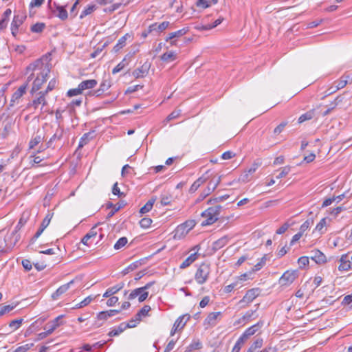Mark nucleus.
<instances>
[{"mask_svg":"<svg viewBox=\"0 0 352 352\" xmlns=\"http://www.w3.org/2000/svg\"><path fill=\"white\" fill-rule=\"evenodd\" d=\"M50 68L47 64H45L41 59L35 60L27 67V72H32L28 78V81H30L34 76H36L32 83V87L30 93L34 94L38 91L42 85L46 82Z\"/></svg>","mask_w":352,"mask_h":352,"instance_id":"nucleus-1","label":"nucleus"},{"mask_svg":"<svg viewBox=\"0 0 352 352\" xmlns=\"http://www.w3.org/2000/svg\"><path fill=\"white\" fill-rule=\"evenodd\" d=\"M221 208L222 207L220 205H216L204 211L201 213V216L206 219L201 222V225L206 226L216 222L219 219Z\"/></svg>","mask_w":352,"mask_h":352,"instance_id":"nucleus-2","label":"nucleus"},{"mask_svg":"<svg viewBox=\"0 0 352 352\" xmlns=\"http://www.w3.org/2000/svg\"><path fill=\"white\" fill-rule=\"evenodd\" d=\"M155 282H149L146 283L144 287L136 288L131 291V292L128 296V300H133L138 296V300L140 302H144L148 296V292L147 289L151 287L153 285Z\"/></svg>","mask_w":352,"mask_h":352,"instance_id":"nucleus-3","label":"nucleus"},{"mask_svg":"<svg viewBox=\"0 0 352 352\" xmlns=\"http://www.w3.org/2000/svg\"><path fill=\"white\" fill-rule=\"evenodd\" d=\"M210 273V265L202 263L197 268L195 274V279L199 285L204 284L208 279Z\"/></svg>","mask_w":352,"mask_h":352,"instance_id":"nucleus-4","label":"nucleus"},{"mask_svg":"<svg viewBox=\"0 0 352 352\" xmlns=\"http://www.w3.org/2000/svg\"><path fill=\"white\" fill-rule=\"evenodd\" d=\"M49 8L55 16L59 18L61 21H65L68 18V13L65 6H60L56 2L52 4V0H49L47 3Z\"/></svg>","mask_w":352,"mask_h":352,"instance_id":"nucleus-5","label":"nucleus"},{"mask_svg":"<svg viewBox=\"0 0 352 352\" xmlns=\"http://www.w3.org/2000/svg\"><path fill=\"white\" fill-rule=\"evenodd\" d=\"M298 272L297 270L286 271L283 273L279 279V284L281 286H288L291 285L298 277Z\"/></svg>","mask_w":352,"mask_h":352,"instance_id":"nucleus-6","label":"nucleus"},{"mask_svg":"<svg viewBox=\"0 0 352 352\" xmlns=\"http://www.w3.org/2000/svg\"><path fill=\"white\" fill-rule=\"evenodd\" d=\"M261 289L259 288H252L247 291L245 296L239 301V304L243 303L248 305L252 302L257 296H259Z\"/></svg>","mask_w":352,"mask_h":352,"instance_id":"nucleus-7","label":"nucleus"},{"mask_svg":"<svg viewBox=\"0 0 352 352\" xmlns=\"http://www.w3.org/2000/svg\"><path fill=\"white\" fill-rule=\"evenodd\" d=\"M46 94L43 92L42 91L38 92L35 98L28 104V106L30 107H32L34 109H37L39 105H42L41 109L44 106L47 104V100L45 98Z\"/></svg>","mask_w":352,"mask_h":352,"instance_id":"nucleus-8","label":"nucleus"},{"mask_svg":"<svg viewBox=\"0 0 352 352\" xmlns=\"http://www.w3.org/2000/svg\"><path fill=\"white\" fill-rule=\"evenodd\" d=\"M26 19V16L24 14H16L14 15L12 22L11 23V32L14 36H16L18 33L19 27L23 24V21Z\"/></svg>","mask_w":352,"mask_h":352,"instance_id":"nucleus-9","label":"nucleus"},{"mask_svg":"<svg viewBox=\"0 0 352 352\" xmlns=\"http://www.w3.org/2000/svg\"><path fill=\"white\" fill-rule=\"evenodd\" d=\"M221 315V313L220 311L210 313L204 320V325L206 326V328L209 327H214L217 323L218 318Z\"/></svg>","mask_w":352,"mask_h":352,"instance_id":"nucleus-10","label":"nucleus"},{"mask_svg":"<svg viewBox=\"0 0 352 352\" xmlns=\"http://www.w3.org/2000/svg\"><path fill=\"white\" fill-rule=\"evenodd\" d=\"M210 181L206 188V194L210 195L211 192H212L218 186V185L220 184L221 181V176H216L213 175L212 173V177H210Z\"/></svg>","mask_w":352,"mask_h":352,"instance_id":"nucleus-11","label":"nucleus"},{"mask_svg":"<svg viewBox=\"0 0 352 352\" xmlns=\"http://www.w3.org/2000/svg\"><path fill=\"white\" fill-rule=\"evenodd\" d=\"M309 258L317 264H324L327 262L325 255L319 250H314L310 252Z\"/></svg>","mask_w":352,"mask_h":352,"instance_id":"nucleus-12","label":"nucleus"},{"mask_svg":"<svg viewBox=\"0 0 352 352\" xmlns=\"http://www.w3.org/2000/svg\"><path fill=\"white\" fill-rule=\"evenodd\" d=\"M195 221H186L184 223L177 226L176 232L177 233H180V234H187L190 230H192L195 227Z\"/></svg>","mask_w":352,"mask_h":352,"instance_id":"nucleus-13","label":"nucleus"},{"mask_svg":"<svg viewBox=\"0 0 352 352\" xmlns=\"http://www.w3.org/2000/svg\"><path fill=\"white\" fill-rule=\"evenodd\" d=\"M63 316L60 315L56 317L53 320L48 322L45 327L44 329H48L49 332L52 333L58 327L62 324V321L60 320Z\"/></svg>","mask_w":352,"mask_h":352,"instance_id":"nucleus-14","label":"nucleus"},{"mask_svg":"<svg viewBox=\"0 0 352 352\" xmlns=\"http://www.w3.org/2000/svg\"><path fill=\"white\" fill-rule=\"evenodd\" d=\"M170 25L169 21H163L161 23H154L148 26V32L156 31L161 33L166 30Z\"/></svg>","mask_w":352,"mask_h":352,"instance_id":"nucleus-15","label":"nucleus"},{"mask_svg":"<svg viewBox=\"0 0 352 352\" xmlns=\"http://www.w3.org/2000/svg\"><path fill=\"white\" fill-rule=\"evenodd\" d=\"M263 323L262 322H258L250 327L248 328L243 333L241 336V338H243V340L245 341L248 340V339L251 336H253L258 330L261 327Z\"/></svg>","mask_w":352,"mask_h":352,"instance_id":"nucleus-16","label":"nucleus"},{"mask_svg":"<svg viewBox=\"0 0 352 352\" xmlns=\"http://www.w3.org/2000/svg\"><path fill=\"white\" fill-rule=\"evenodd\" d=\"M28 82L19 87V88L16 91H14V93L12 94L10 100L11 106H13L14 104V102L19 100L22 97V96L26 92Z\"/></svg>","mask_w":352,"mask_h":352,"instance_id":"nucleus-17","label":"nucleus"},{"mask_svg":"<svg viewBox=\"0 0 352 352\" xmlns=\"http://www.w3.org/2000/svg\"><path fill=\"white\" fill-rule=\"evenodd\" d=\"M340 265L338 267V270L340 271H347L351 269V262L349 260V255L348 254H343L340 259Z\"/></svg>","mask_w":352,"mask_h":352,"instance_id":"nucleus-18","label":"nucleus"},{"mask_svg":"<svg viewBox=\"0 0 352 352\" xmlns=\"http://www.w3.org/2000/svg\"><path fill=\"white\" fill-rule=\"evenodd\" d=\"M74 283V280H71L69 283L64 284L59 287L54 293L52 294V298L54 300H56L62 294L65 293L69 288L70 287V285Z\"/></svg>","mask_w":352,"mask_h":352,"instance_id":"nucleus-19","label":"nucleus"},{"mask_svg":"<svg viewBox=\"0 0 352 352\" xmlns=\"http://www.w3.org/2000/svg\"><path fill=\"white\" fill-rule=\"evenodd\" d=\"M19 240L18 235L16 232H12L10 236H6L4 239V241L6 244L7 248L11 250Z\"/></svg>","mask_w":352,"mask_h":352,"instance_id":"nucleus-20","label":"nucleus"},{"mask_svg":"<svg viewBox=\"0 0 352 352\" xmlns=\"http://www.w3.org/2000/svg\"><path fill=\"white\" fill-rule=\"evenodd\" d=\"M230 240L228 236H223L212 243V250L217 251L226 245Z\"/></svg>","mask_w":352,"mask_h":352,"instance_id":"nucleus-21","label":"nucleus"},{"mask_svg":"<svg viewBox=\"0 0 352 352\" xmlns=\"http://www.w3.org/2000/svg\"><path fill=\"white\" fill-rule=\"evenodd\" d=\"M190 316L189 314H184L179 316L174 323V326H176V329L179 330L182 329L186 325V322L190 320Z\"/></svg>","mask_w":352,"mask_h":352,"instance_id":"nucleus-22","label":"nucleus"},{"mask_svg":"<svg viewBox=\"0 0 352 352\" xmlns=\"http://www.w3.org/2000/svg\"><path fill=\"white\" fill-rule=\"evenodd\" d=\"M45 138V135L42 132L38 131L32 137L29 144L30 148H33L36 146H37L39 143H41Z\"/></svg>","mask_w":352,"mask_h":352,"instance_id":"nucleus-23","label":"nucleus"},{"mask_svg":"<svg viewBox=\"0 0 352 352\" xmlns=\"http://www.w3.org/2000/svg\"><path fill=\"white\" fill-rule=\"evenodd\" d=\"M64 130L62 127L58 126L54 134L52 136V138L47 142V146H52L53 143L55 141L60 140L63 135Z\"/></svg>","mask_w":352,"mask_h":352,"instance_id":"nucleus-24","label":"nucleus"},{"mask_svg":"<svg viewBox=\"0 0 352 352\" xmlns=\"http://www.w3.org/2000/svg\"><path fill=\"white\" fill-rule=\"evenodd\" d=\"M124 286V283H120L116 285L111 287L106 290L104 294H103L104 298H108L111 296L112 295L116 294L120 290H121Z\"/></svg>","mask_w":352,"mask_h":352,"instance_id":"nucleus-25","label":"nucleus"},{"mask_svg":"<svg viewBox=\"0 0 352 352\" xmlns=\"http://www.w3.org/2000/svg\"><path fill=\"white\" fill-rule=\"evenodd\" d=\"M188 32V28H184L181 30H179L174 32H170L168 34L167 37L165 38V41L168 42L169 40L179 38L184 35H185Z\"/></svg>","mask_w":352,"mask_h":352,"instance_id":"nucleus-26","label":"nucleus"},{"mask_svg":"<svg viewBox=\"0 0 352 352\" xmlns=\"http://www.w3.org/2000/svg\"><path fill=\"white\" fill-rule=\"evenodd\" d=\"M111 87V84L107 80H104L100 85V88L97 90H95L93 92V96L96 97L100 96L102 95L106 91H107Z\"/></svg>","mask_w":352,"mask_h":352,"instance_id":"nucleus-27","label":"nucleus"},{"mask_svg":"<svg viewBox=\"0 0 352 352\" xmlns=\"http://www.w3.org/2000/svg\"><path fill=\"white\" fill-rule=\"evenodd\" d=\"M148 66L144 64L142 67L135 69L133 72V75L136 78H142L148 74Z\"/></svg>","mask_w":352,"mask_h":352,"instance_id":"nucleus-28","label":"nucleus"},{"mask_svg":"<svg viewBox=\"0 0 352 352\" xmlns=\"http://www.w3.org/2000/svg\"><path fill=\"white\" fill-rule=\"evenodd\" d=\"M98 82L95 79H90L82 81L78 85L80 86L82 91L86 89H92L95 87Z\"/></svg>","mask_w":352,"mask_h":352,"instance_id":"nucleus-29","label":"nucleus"},{"mask_svg":"<svg viewBox=\"0 0 352 352\" xmlns=\"http://www.w3.org/2000/svg\"><path fill=\"white\" fill-rule=\"evenodd\" d=\"M198 258L197 252H195L191 254L188 257H187L180 265V269H185L187 267L190 266L193 262H195Z\"/></svg>","mask_w":352,"mask_h":352,"instance_id":"nucleus-30","label":"nucleus"},{"mask_svg":"<svg viewBox=\"0 0 352 352\" xmlns=\"http://www.w3.org/2000/svg\"><path fill=\"white\" fill-rule=\"evenodd\" d=\"M128 37H130V35L129 34H126L118 40L117 44L113 47V50L114 52H118L126 45V41Z\"/></svg>","mask_w":352,"mask_h":352,"instance_id":"nucleus-31","label":"nucleus"},{"mask_svg":"<svg viewBox=\"0 0 352 352\" xmlns=\"http://www.w3.org/2000/svg\"><path fill=\"white\" fill-rule=\"evenodd\" d=\"M126 203L124 201H120L113 206V209L108 213L107 218L112 217L116 212L126 206Z\"/></svg>","mask_w":352,"mask_h":352,"instance_id":"nucleus-32","label":"nucleus"},{"mask_svg":"<svg viewBox=\"0 0 352 352\" xmlns=\"http://www.w3.org/2000/svg\"><path fill=\"white\" fill-rule=\"evenodd\" d=\"M155 200H156L155 198H151V199H149L146 203V204L140 208V212L142 214L148 212L152 209L153 204L155 202Z\"/></svg>","mask_w":352,"mask_h":352,"instance_id":"nucleus-33","label":"nucleus"},{"mask_svg":"<svg viewBox=\"0 0 352 352\" xmlns=\"http://www.w3.org/2000/svg\"><path fill=\"white\" fill-rule=\"evenodd\" d=\"M126 329H127V326H124V322H122L120 324L118 328L113 329L111 331H109L108 335L110 337L117 336L120 335L121 333H122Z\"/></svg>","mask_w":352,"mask_h":352,"instance_id":"nucleus-34","label":"nucleus"},{"mask_svg":"<svg viewBox=\"0 0 352 352\" xmlns=\"http://www.w3.org/2000/svg\"><path fill=\"white\" fill-rule=\"evenodd\" d=\"M263 344V340L262 338H257L251 344L248 349L247 352H254L257 349L261 348Z\"/></svg>","mask_w":352,"mask_h":352,"instance_id":"nucleus-35","label":"nucleus"},{"mask_svg":"<svg viewBox=\"0 0 352 352\" xmlns=\"http://www.w3.org/2000/svg\"><path fill=\"white\" fill-rule=\"evenodd\" d=\"M314 110L311 109L302 114L298 118V122L302 123L305 121L311 120L314 116Z\"/></svg>","mask_w":352,"mask_h":352,"instance_id":"nucleus-36","label":"nucleus"},{"mask_svg":"<svg viewBox=\"0 0 352 352\" xmlns=\"http://www.w3.org/2000/svg\"><path fill=\"white\" fill-rule=\"evenodd\" d=\"M218 0H197V6L202 8H207L212 4H216Z\"/></svg>","mask_w":352,"mask_h":352,"instance_id":"nucleus-37","label":"nucleus"},{"mask_svg":"<svg viewBox=\"0 0 352 352\" xmlns=\"http://www.w3.org/2000/svg\"><path fill=\"white\" fill-rule=\"evenodd\" d=\"M140 265H141V263L139 261H135V262L132 263L127 267L124 268L122 271V275L125 276L130 272H132V271L136 270Z\"/></svg>","mask_w":352,"mask_h":352,"instance_id":"nucleus-38","label":"nucleus"},{"mask_svg":"<svg viewBox=\"0 0 352 352\" xmlns=\"http://www.w3.org/2000/svg\"><path fill=\"white\" fill-rule=\"evenodd\" d=\"M348 78V76L344 75L340 78L339 80L335 81L333 84L337 87L338 89H341L347 85Z\"/></svg>","mask_w":352,"mask_h":352,"instance_id":"nucleus-39","label":"nucleus"},{"mask_svg":"<svg viewBox=\"0 0 352 352\" xmlns=\"http://www.w3.org/2000/svg\"><path fill=\"white\" fill-rule=\"evenodd\" d=\"M129 64V61L126 60L125 57L120 63H118L113 69L112 73L116 74L122 70L127 65Z\"/></svg>","mask_w":352,"mask_h":352,"instance_id":"nucleus-40","label":"nucleus"},{"mask_svg":"<svg viewBox=\"0 0 352 352\" xmlns=\"http://www.w3.org/2000/svg\"><path fill=\"white\" fill-rule=\"evenodd\" d=\"M176 58V54L173 52H166L161 56V60L165 62L173 61Z\"/></svg>","mask_w":352,"mask_h":352,"instance_id":"nucleus-41","label":"nucleus"},{"mask_svg":"<svg viewBox=\"0 0 352 352\" xmlns=\"http://www.w3.org/2000/svg\"><path fill=\"white\" fill-rule=\"evenodd\" d=\"M45 28V25L43 23H36L31 26L30 30L34 33H41Z\"/></svg>","mask_w":352,"mask_h":352,"instance_id":"nucleus-42","label":"nucleus"},{"mask_svg":"<svg viewBox=\"0 0 352 352\" xmlns=\"http://www.w3.org/2000/svg\"><path fill=\"white\" fill-rule=\"evenodd\" d=\"M212 177V173H210V170H207L201 177L198 178L195 182L198 186H201L204 183H205L208 179H209Z\"/></svg>","mask_w":352,"mask_h":352,"instance_id":"nucleus-43","label":"nucleus"},{"mask_svg":"<svg viewBox=\"0 0 352 352\" xmlns=\"http://www.w3.org/2000/svg\"><path fill=\"white\" fill-rule=\"evenodd\" d=\"M96 9V6L94 4L87 6L84 9V10L81 12L80 18L82 19L83 17L86 16L87 15L91 14Z\"/></svg>","mask_w":352,"mask_h":352,"instance_id":"nucleus-44","label":"nucleus"},{"mask_svg":"<svg viewBox=\"0 0 352 352\" xmlns=\"http://www.w3.org/2000/svg\"><path fill=\"white\" fill-rule=\"evenodd\" d=\"M245 340L243 339L241 336L237 340L236 342L235 343L232 352H239L243 345L245 343Z\"/></svg>","mask_w":352,"mask_h":352,"instance_id":"nucleus-45","label":"nucleus"},{"mask_svg":"<svg viewBox=\"0 0 352 352\" xmlns=\"http://www.w3.org/2000/svg\"><path fill=\"white\" fill-rule=\"evenodd\" d=\"M128 242V239L125 236L120 238L114 245L116 250H120L123 248Z\"/></svg>","mask_w":352,"mask_h":352,"instance_id":"nucleus-46","label":"nucleus"},{"mask_svg":"<svg viewBox=\"0 0 352 352\" xmlns=\"http://www.w3.org/2000/svg\"><path fill=\"white\" fill-rule=\"evenodd\" d=\"M265 262L266 257L265 256H264L261 258L260 261L252 267L251 272H254L260 270L265 265Z\"/></svg>","mask_w":352,"mask_h":352,"instance_id":"nucleus-47","label":"nucleus"},{"mask_svg":"<svg viewBox=\"0 0 352 352\" xmlns=\"http://www.w3.org/2000/svg\"><path fill=\"white\" fill-rule=\"evenodd\" d=\"M228 197H229V195H223V196H219V197H216L214 198H211V199H208V204H216L218 202L223 201L226 200Z\"/></svg>","mask_w":352,"mask_h":352,"instance_id":"nucleus-48","label":"nucleus"},{"mask_svg":"<svg viewBox=\"0 0 352 352\" xmlns=\"http://www.w3.org/2000/svg\"><path fill=\"white\" fill-rule=\"evenodd\" d=\"M342 305L349 306L350 309H352V293L344 297L342 301Z\"/></svg>","mask_w":352,"mask_h":352,"instance_id":"nucleus-49","label":"nucleus"},{"mask_svg":"<svg viewBox=\"0 0 352 352\" xmlns=\"http://www.w3.org/2000/svg\"><path fill=\"white\" fill-rule=\"evenodd\" d=\"M180 115H181L180 109L175 110L168 116V117L166 118V119L164 122H168L173 119L178 118Z\"/></svg>","mask_w":352,"mask_h":352,"instance_id":"nucleus-50","label":"nucleus"},{"mask_svg":"<svg viewBox=\"0 0 352 352\" xmlns=\"http://www.w3.org/2000/svg\"><path fill=\"white\" fill-rule=\"evenodd\" d=\"M22 321V319H16L12 320L9 324V327L12 329V331L16 330L20 327Z\"/></svg>","mask_w":352,"mask_h":352,"instance_id":"nucleus-51","label":"nucleus"},{"mask_svg":"<svg viewBox=\"0 0 352 352\" xmlns=\"http://www.w3.org/2000/svg\"><path fill=\"white\" fill-rule=\"evenodd\" d=\"M153 221L151 218H143L140 221V225L143 228H148L151 226Z\"/></svg>","mask_w":352,"mask_h":352,"instance_id":"nucleus-52","label":"nucleus"},{"mask_svg":"<svg viewBox=\"0 0 352 352\" xmlns=\"http://www.w3.org/2000/svg\"><path fill=\"white\" fill-rule=\"evenodd\" d=\"M93 299H94V298L91 297V296H87L83 300H82L80 302L77 304L76 305V308H81V307H83L85 306H87L93 300Z\"/></svg>","mask_w":352,"mask_h":352,"instance_id":"nucleus-53","label":"nucleus"},{"mask_svg":"<svg viewBox=\"0 0 352 352\" xmlns=\"http://www.w3.org/2000/svg\"><path fill=\"white\" fill-rule=\"evenodd\" d=\"M82 93L80 86L78 85L77 88L71 89L67 91V95L69 97H72L74 96H77L81 94Z\"/></svg>","mask_w":352,"mask_h":352,"instance_id":"nucleus-54","label":"nucleus"},{"mask_svg":"<svg viewBox=\"0 0 352 352\" xmlns=\"http://www.w3.org/2000/svg\"><path fill=\"white\" fill-rule=\"evenodd\" d=\"M52 216H53V214L52 213H50V212H48L45 217L44 218V219L43 220L41 226H43V228H46L48 225L50 224V221L52 218Z\"/></svg>","mask_w":352,"mask_h":352,"instance_id":"nucleus-55","label":"nucleus"},{"mask_svg":"<svg viewBox=\"0 0 352 352\" xmlns=\"http://www.w3.org/2000/svg\"><path fill=\"white\" fill-rule=\"evenodd\" d=\"M309 256H301L298 258V263L300 268L309 265Z\"/></svg>","mask_w":352,"mask_h":352,"instance_id":"nucleus-56","label":"nucleus"},{"mask_svg":"<svg viewBox=\"0 0 352 352\" xmlns=\"http://www.w3.org/2000/svg\"><path fill=\"white\" fill-rule=\"evenodd\" d=\"M172 197L168 195H162L161 196V204L163 206H168L171 202Z\"/></svg>","mask_w":352,"mask_h":352,"instance_id":"nucleus-57","label":"nucleus"},{"mask_svg":"<svg viewBox=\"0 0 352 352\" xmlns=\"http://www.w3.org/2000/svg\"><path fill=\"white\" fill-rule=\"evenodd\" d=\"M56 85V80L52 79L49 82L47 89L45 91H42L44 92L47 95L50 91H51L52 90H53L55 88Z\"/></svg>","mask_w":352,"mask_h":352,"instance_id":"nucleus-58","label":"nucleus"},{"mask_svg":"<svg viewBox=\"0 0 352 352\" xmlns=\"http://www.w3.org/2000/svg\"><path fill=\"white\" fill-rule=\"evenodd\" d=\"M290 171V167L289 166H285L281 168L280 172L279 174L276 176L277 179H280L283 177H285Z\"/></svg>","mask_w":352,"mask_h":352,"instance_id":"nucleus-59","label":"nucleus"},{"mask_svg":"<svg viewBox=\"0 0 352 352\" xmlns=\"http://www.w3.org/2000/svg\"><path fill=\"white\" fill-rule=\"evenodd\" d=\"M326 219H322L320 222L316 225L315 230L322 233V229L326 226Z\"/></svg>","mask_w":352,"mask_h":352,"instance_id":"nucleus-60","label":"nucleus"},{"mask_svg":"<svg viewBox=\"0 0 352 352\" xmlns=\"http://www.w3.org/2000/svg\"><path fill=\"white\" fill-rule=\"evenodd\" d=\"M312 223V221H310L309 220H307L305 221L301 226H300V232L301 234H303V233L307 230L309 227H310V225L311 223Z\"/></svg>","mask_w":352,"mask_h":352,"instance_id":"nucleus-61","label":"nucleus"},{"mask_svg":"<svg viewBox=\"0 0 352 352\" xmlns=\"http://www.w3.org/2000/svg\"><path fill=\"white\" fill-rule=\"evenodd\" d=\"M14 309L13 306L11 305H4L0 307V316L4 315L6 313H9Z\"/></svg>","mask_w":352,"mask_h":352,"instance_id":"nucleus-62","label":"nucleus"},{"mask_svg":"<svg viewBox=\"0 0 352 352\" xmlns=\"http://www.w3.org/2000/svg\"><path fill=\"white\" fill-rule=\"evenodd\" d=\"M45 228L43 226H40V228L38 229L35 234L31 239V243H33L36 241V240L41 235Z\"/></svg>","mask_w":352,"mask_h":352,"instance_id":"nucleus-63","label":"nucleus"},{"mask_svg":"<svg viewBox=\"0 0 352 352\" xmlns=\"http://www.w3.org/2000/svg\"><path fill=\"white\" fill-rule=\"evenodd\" d=\"M151 308L149 305H144L138 313L142 317L146 316Z\"/></svg>","mask_w":352,"mask_h":352,"instance_id":"nucleus-64","label":"nucleus"}]
</instances>
